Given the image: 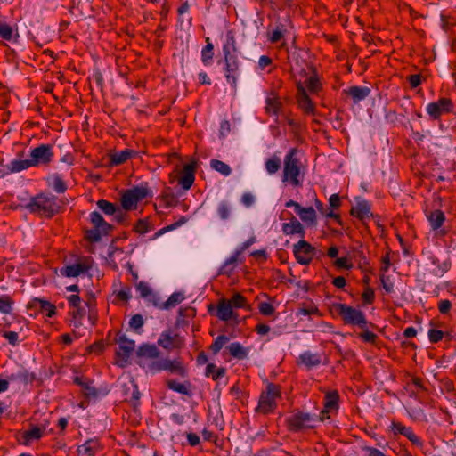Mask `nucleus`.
I'll return each mask as SVG.
<instances>
[{
	"mask_svg": "<svg viewBox=\"0 0 456 456\" xmlns=\"http://www.w3.org/2000/svg\"><path fill=\"white\" fill-rule=\"evenodd\" d=\"M230 301L232 302V307L243 308L246 305L245 297L239 293L234 294Z\"/></svg>",
	"mask_w": 456,
	"mask_h": 456,
	"instance_id": "864d4df0",
	"label": "nucleus"
},
{
	"mask_svg": "<svg viewBox=\"0 0 456 456\" xmlns=\"http://www.w3.org/2000/svg\"><path fill=\"white\" fill-rule=\"evenodd\" d=\"M43 436V430L38 427H33L23 435L24 443L29 444L32 440H37Z\"/></svg>",
	"mask_w": 456,
	"mask_h": 456,
	"instance_id": "c03bdc74",
	"label": "nucleus"
},
{
	"mask_svg": "<svg viewBox=\"0 0 456 456\" xmlns=\"http://www.w3.org/2000/svg\"><path fill=\"white\" fill-rule=\"evenodd\" d=\"M279 101L276 97H267L266 98V111L269 114H276L279 110Z\"/></svg>",
	"mask_w": 456,
	"mask_h": 456,
	"instance_id": "09e8293b",
	"label": "nucleus"
},
{
	"mask_svg": "<svg viewBox=\"0 0 456 456\" xmlns=\"http://www.w3.org/2000/svg\"><path fill=\"white\" fill-rule=\"evenodd\" d=\"M3 337L7 339L12 346H16L18 344L19 336L15 331H5L3 334Z\"/></svg>",
	"mask_w": 456,
	"mask_h": 456,
	"instance_id": "e2e57ef3",
	"label": "nucleus"
},
{
	"mask_svg": "<svg viewBox=\"0 0 456 456\" xmlns=\"http://www.w3.org/2000/svg\"><path fill=\"white\" fill-rule=\"evenodd\" d=\"M83 392L86 396H96L97 391L94 387L92 386V383L90 381H86L83 387Z\"/></svg>",
	"mask_w": 456,
	"mask_h": 456,
	"instance_id": "0e129e2a",
	"label": "nucleus"
},
{
	"mask_svg": "<svg viewBox=\"0 0 456 456\" xmlns=\"http://www.w3.org/2000/svg\"><path fill=\"white\" fill-rule=\"evenodd\" d=\"M184 298L185 297L183 293L175 292L168 297V299L162 305L159 306L163 309L175 307L176 305L180 304Z\"/></svg>",
	"mask_w": 456,
	"mask_h": 456,
	"instance_id": "ea45409f",
	"label": "nucleus"
},
{
	"mask_svg": "<svg viewBox=\"0 0 456 456\" xmlns=\"http://www.w3.org/2000/svg\"><path fill=\"white\" fill-rule=\"evenodd\" d=\"M124 394L126 395V400L134 407L139 404L141 393L139 392L138 386L134 380H130L128 383L124 384Z\"/></svg>",
	"mask_w": 456,
	"mask_h": 456,
	"instance_id": "aec40b11",
	"label": "nucleus"
},
{
	"mask_svg": "<svg viewBox=\"0 0 456 456\" xmlns=\"http://www.w3.org/2000/svg\"><path fill=\"white\" fill-rule=\"evenodd\" d=\"M255 196L249 192H246L241 197V203L247 207L249 208L255 203Z\"/></svg>",
	"mask_w": 456,
	"mask_h": 456,
	"instance_id": "69168bd1",
	"label": "nucleus"
},
{
	"mask_svg": "<svg viewBox=\"0 0 456 456\" xmlns=\"http://www.w3.org/2000/svg\"><path fill=\"white\" fill-rule=\"evenodd\" d=\"M338 395L336 391L328 392L324 397V409L326 411H331L338 408Z\"/></svg>",
	"mask_w": 456,
	"mask_h": 456,
	"instance_id": "e433bc0d",
	"label": "nucleus"
},
{
	"mask_svg": "<svg viewBox=\"0 0 456 456\" xmlns=\"http://www.w3.org/2000/svg\"><path fill=\"white\" fill-rule=\"evenodd\" d=\"M135 231L136 232L143 235L151 231V226L146 221L140 220L135 225Z\"/></svg>",
	"mask_w": 456,
	"mask_h": 456,
	"instance_id": "680f3d73",
	"label": "nucleus"
},
{
	"mask_svg": "<svg viewBox=\"0 0 456 456\" xmlns=\"http://www.w3.org/2000/svg\"><path fill=\"white\" fill-rule=\"evenodd\" d=\"M29 163L31 167L46 166L53 158V146L50 144H40L30 151Z\"/></svg>",
	"mask_w": 456,
	"mask_h": 456,
	"instance_id": "6e6552de",
	"label": "nucleus"
},
{
	"mask_svg": "<svg viewBox=\"0 0 456 456\" xmlns=\"http://www.w3.org/2000/svg\"><path fill=\"white\" fill-rule=\"evenodd\" d=\"M183 344L182 338L177 334H173L170 330L163 331L158 338V345L167 350L179 348Z\"/></svg>",
	"mask_w": 456,
	"mask_h": 456,
	"instance_id": "ddd939ff",
	"label": "nucleus"
},
{
	"mask_svg": "<svg viewBox=\"0 0 456 456\" xmlns=\"http://www.w3.org/2000/svg\"><path fill=\"white\" fill-rule=\"evenodd\" d=\"M293 253L299 264L306 265L314 257V248L302 239L293 246Z\"/></svg>",
	"mask_w": 456,
	"mask_h": 456,
	"instance_id": "9d476101",
	"label": "nucleus"
},
{
	"mask_svg": "<svg viewBox=\"0 0 456 456\" xmlns=\"http://www.w3.org/2000/svg\"><path fill=\"white\" fill-rule=\"evenodd\" d=\"M8 165L10 173H18L31 167V163L28 159H12Z\"/></svg>",
	"mask_w": 456,
	"mask_h": 456,
	"instance_id": "f704fd0d",
	"label": "nucleus"
},
{
	"mask_svg": "<svg viewBox=\"0 0 456 456\" xmlns=\"http://www.w3.org/2000/svg\"><path fill=\"white\" fill-rule=\"evenodd\" d=\"M216 316L224 322H228L232 319L238 317L232 307V302L227 299H221L217 305Z\"/></svg>",
	"mask_w": 456,
	"mask_h": 456,
	"instance_id": "a211bd4d",
	"label": "nucleus"
},
{
	"mask_svg": "<svg viewBox=\"0 0 456 456\" xmlns=\"http://www.w3.org/2000/svg\"><path fill=\"white\" fill-rule=\"evenodd\" d=\"M280 396L279 387L274 384H268L259 399L258 410L263 413H269L276 407V399Z\"/></svg>",
	"mask_w": 456,
	"mask_h": 456,
	"instance_id": "0eeeda50",
	"label": "nucleus"
},
{
	"mask_svg": "<svg viewBox=\"0 0 456 456\" xmlns=\"http://www.w3.org/2000/svg\"><path fill=\"white\" fill-rule=\"evenodd\" d=\"M136 363L147 373L155 374L162 370L183 374V367L177 360H169L160 355L155 345L143 344L136 351Z\"/></svg>",
	"mask_w": 456,
	"mask_h": 456,
	"instance_id": "f257e3e1",
	"label": "nucleus"
},
{
	"mask_svg": "<svg viewBox=\"0 0 456 456\" xmlns=\"http://www.w3.org/2000/svg\"><path fill=\"white\" fill-rule=\"evenodd\" d=\"M228 341V338L224 335H220L218 336L214 343L211 345V350L213 351L214 354H217L222 348L223 346L226 344V342Z\"/></svg>",
	"mask_w": 456,
	"mask_h": 456,
	"instance_id": "8fccbe9b",
	"label": "nucleus"
},
{
	"mask_svg": "<svg viewBox=\"0 0 456 456\" xmlns=\"http://www.w3.org/2000/svg\"><path fill=\"white\" fill-rule=\"evenodd\" d=\"M130 191L134 195V197L136 198V200L138 201L151 196V191L147 186H143V185L135 186V187L130 189Z\"/></svg>",
	"mask_w": 456,
	"mask_h": 456,
	"instance_id": "49530a36",
	"label": "nucleus"
},
{
	"mask_svg": "<svg viewBox=\"0 0 456 456\" xmlns=\"http://www.w3.org/2000/svg\"><path fill=\"white\" fill-rule=\"evenodd\" d=\"M86 271L87 266L84 264L78 263L64 266L61 269V273L66 277H77Z\"/></svg>",
	"mask_w": 456,
	"mask_h": 456,
	"instance_id": "cd10ccee",
	"label": "nucleus"
},
{
	"mask_svg": "<svg viewBox=\"0 0 456 456\" xmlns=\"http://www.w3.org/2000/svg\"><path fill=\"white\" fill-rule=\"evenodd\" d=\"M351 213L362 221L368 219L370 216V206L368 201L357 199L356 203L352 207Z\"/></svg>",
	"mask_w": 456,
	"mask_h": 456,
	"instance_id": "6ab92c4d",
	"label": "nucleus"
},
{
	"mask_svg": "<svg viewBox=\"0 0 456 456\" xmlns=\"http://www.w3.org/2000/svg\"><path fill=\"white\" fill-rule=\"evenodd\" d=\"M285 31L286 29L284 28V26L279 25L272 33L269 34L268 38L272 43H277L283 38Z\"/></svg>",
	"mask_w": 456,
	"mask_h": 456,
	"instance_id": "de8ad7c7",
	"label": "nucleus"
},
{
	"mask_svg": "<svg viewBox=\"0 0 456 456\" xmlns=\"http://www.w3.org/2000/svg\"><path fill=\"white\" fill-rule=\"evenodd\" d=\"M12 33L13 31L10 25L0 22V37L3 39L10 40L12 37Z\"/></svg>",
	"mask_w": 456,
	"mask_h": 456,
	"instance_id": "603ef678",
	"label": "nucleus"
},
{
	"mask_svg": "<svg viewBox=\"0 0 456 456\" xmlns=\"http://www.w3.org/2000/svg\"><path fill=\"white\" fill-rule=\"evenodd\" d=\"M370 94V89L366 86H352L348 90V94L355 104L366 99Z\"/></svg>",
	"mask_w": 456,
	"mask_h": 456,
	"instance_id": "bb28decb",
	"label": "nucleus"
},
{
	"mask_svg": "<svg viewBox=\"0 0 456 456\" xmlns=\"http://www.w3.org/2000/svg\"><path fill=\"white\" fill-rule=\"evenodd\" d=\"M333 308L346 324L358 326L361 329L367 328V320L361 310L345 304H334Z\"/></svg>",
	"mask_w": 456,
	"mask_h": 456,
	"instance_id": "39448f33",
	"label": "nucleus"
},
{
	"mask_svg": "<svg viewBox=\"0 0 456 456\" xmlns=\"http://www.w3.org/2000/svg\"><path fill=\"white\" fill-rule=\"evenodd\" d=\"M258 309H259V312L263 315H265V316L272 315L274 313V311H275L274 307L270 303H268V302H261V303H259Z\"/></svg>",
	"mask_w": 456,
	"mask_h": 456,
	"instance_id": "5fc2aeb1",
	"label": "nucleus"
},
{
	"mask_svg": "<svg viewBox=\"0 0 456 456\" xmlns=\"http://www.w3.org/2000/svg\"><path fill=\"white\" fill-rule=\"evenodd\" d=\"M306 86L308 87V90L313 93V94H315L319 91L320 89V83H319V80L317 77H310L306 79Z\"/></svg>",
	"mask_w": 456,
	"mask_h": 456,
	"instance_id": "13d9d810",
	"label": "nucleus"
},
{
	"mask_svg": "<svg viewBox=\"0 0 456 456\" xmlns=\"http://www.w3.org/2000/svg\"><path fill=\"white\" fill-rule=\"evenodd\" d=\"M25 208L31 213L52 217L59 211L60 205L54 196L41 194L32 198Z\"/></svg>",
	"mask_w": 456,
	"mask_h": 456,
	"instance_id": "20e7f679",
	"label": "nucleus"
},
{
	"mask_svg": "<svg viewBox=\"0 0 456 456\" xmlns=\"http://www.w3.org/2000/svg\"><path fill=\"white\" fill-rule=\"evenodd\" d=\"M222 52L224 62V76L228 84L236 90L238 78L240 77V61L238 60V49L232 31L225 34Z\"/></svg>",
	"mask_w": 456,
	"mask_h": 456,
	"instance_id": "f03ea898",
	"label": "nucleus"
},
{
	"mask_svg": "<svg viewBox=\"0 0 456 456\" xmlns=\"http://www.w3.org/2000/svg\"><path fill=\"white\" fill-rule=\"evenodd\" d=\"M216 212L218 216L222 220H227L232 213V205L227 200H222L218 203L216 207Z\"/></svg>",
	"mask_w": 456,
	"mask_h": 456,
	"instance_id": "58836bf2",
	"label": "nucleus"
},
{
	"mask_svg": "<svg viewBox=\"0 0 456 456\" xmlns=\"http://www.w3.org/2000/svg\"><path fill=\"white\" fill-rule=\"evenodd\" d=\"M297 214L304 223L309 225L316 224V212L313 207L304 208L301 206Z\"/></svg>",
	"mask_w": 456,
	"mask_h": 456,
	"instance_id": "c85d7f7f",
	"label": "nucleus"
},
{
	"mask_svg": "<svg viewBox=\"0 0 456 456\" xmlns=\"http://www.w3.org/2000/svg\"><path fill=\"white\" fill-rule=\"evenodd\" d=\"M13 301L7 295L0 297V313L8 314L12 311Z\"/></svg>",
	"mask_w": 456,
	"mask_h": 456,
	"instance_id": "a18cd8bd",
	"label": "nucleus"
},
{
	"mask_svg": "<svg viewBox=\"0 0 456 456\" xmlns=\"http://www.w3.org/2000/svg\"><path fill=\"white\" fill-rule=\"evenodd\" d=\"M317 419L310 413L297 412L288 419L291 431H300L305 428H314Z\"/></svg>",
	"mask_w": 456,
	"mask_h": 456,
	"instance_id": "1a4fd4ad",
	"label": "nucleus"
},
{
	"mask_svg": "<svg viewBox=\"0 0 456 456\" xmlns=\"http://www.w3.org/2000/svg\"><path fill=\"white\" fill-rule=\"evenodd\" d=\"M304 166L301 152L297 148H291L283 159L282 182L294 187L301 186L304 181Z\"/></svg>",
	"mask_w": 456,
	"mask_h": 456,
	"instance_id": "7ed1b4c3",
	"label": "nucleus"
},
{
	"mask_svg": "<svg viewBox=\"0 0 456 456\" xmlns=\"http://www.w3.org/2000/svg\"><path fill=\"white\" fill-rule=\"evenodd\" d=\"M214 55V45L209 42V38H207V45L201 51V60L205 65H209L212 62Z\"/></svg>",
	"mask_w": 456,
	"mask_h": 456,
	"instance_id": "a19ab883",
	"label": "nucleus"
},
{
	"mask_svg": "<svg viewBox=\"0 0 456 456\" xmlns=\"http://www.w3.org/2000/svg\"><path fill=\"white\" fill-rule=\"evenodd\" d=\"M389 428L394 436L402 435L407 437L414 445L420 446L422 444L420 438L414 434L411 427H406L401 422L393 420Z\"/></svg>",
	"mask_w": 456,
	"mask_h": 456,
	"instance_id": "f8f14e48",
	"label": "nucleus"
},
{
	"mask_svg": "<svg viewBox=\"0 0 456 456\" xmlns=\"http://www.w3.org/2000/svg\"><path fill=\"white\" fill-rule=\"evenodd\" d=\"M426 216L429 222L431 229L434 231L440 229L445 221L444 213L438 209L427 212Z\"/></svg>",
	"mask_w": 456,
	"mask_h": 456,
	"instance_id": "b1692460",
	"label": "nucleus"
},
{
	"mask_svg": "<svg viewBox=\"0 0 456 456\" xmlns=\"http://www.w3.org/2000/svg\"><path fill=\"white\" fill-rule=\"evenodd\" d=\"M96 205L105 215L112 216L116 221L121 222L123 220V210L113 203L105 200H100L96 202Z\"/></svg>",
	"mask_w": 456,
	"mask_h": 456,
	"instance_id": "f3484780",
	"label": "nucleus"
},
{
	"mask_svg": "<svg viewBox=\"0 0 456 456\" xmlns=\"http://www.w3.org/2000/svg\"><path fill=\"white\" fill-rule=\"evenodd\" d=\"M380 281H381L382 287L386 290L387 293H392L394 291V282L392 281V280L389 276H386L385 274H382L380 276Z\"/></svg>",
	"mask_w": 456,
	"mask_h": 456,
	"instance_id": "6e6d98bb",
	"label": "nucleus"
},
{
	"mask_svg": "<svg viewBox=\"0 0 456 456\" xmlns=\"http://www.w3.org/2000/svg\"><path fill=\"white\" fill-rule=\"evenodd\" d=\"M90 221L94 228L87 232L86 238L92 242L100 241L102 235L108 234L112 228L97 211L90 214Z\"/></svg>",
	"mask_w": 456,
	"mask_h": 456,
	"instance_id": "423d86ee",
	"label": "nucleus"
},
{
	"mask_svg": "<svg viewBox=\"0 0 456 456\" xmlns=\"http://www.w3.org/2000/svg\"><path fill=\"white\" fill-rule=\"evenodd\" d=\"M437 307L442 314H447L452 308V303L448 299H443L438 302Z\"/></svg>",
	"mask_w": 456,
	"mask_h": 456,
	"instance_id": "052dcab7",
	"label": "nucleus"
},
{
	"mask_svg": "<svg viewBox=\"0 0 456 456\" xmlns=\"http://www.w3.org/2000/svg\"><path fill=\"white\" fill-rule=\"evenodd\" d=\"M256 242V237L252 236L248 240L243 242L235 251L241 255L246 249Z\"/></svg>",
	"mask_w": 456,
	"mask_h": 456,
	"instance_id": "338daca9",
	"label": "nucleus"
},
{
	"mask_svg": "<svg viewBox=\"0 0 456 456\" xmlns=\"http://www.w3.org/2000/svg\"><path fill=\"white\" fill-rule=\"evenodd\" d=\"M282 232L286 235H299L302 239L305 235V231L301 223L295 217H291L289 223L282 224Z\"/></svg>",
	"mask_w": 456,
	"mask_h": 456,
	"instance_id": "412c9836",
	"label": "nucleus"
},
{
	"mask_svg": "<svg viewBox=\"0 0 456 456\" xmlns=\"http://www.w3.org/2000/svg\"><path fill=\"white\" fill-rule=\"evenodd\" d=\"M297 102L302 110L306 114H314V105L306 94L305 88L297 83Z\"/></svg>",
	"mask_w": 456,
	"mask_h": 456,
	"instance_id": "dca6fc26",
	"label": "nucleus"
},
{
	"mask_svg": "<svg viewBox=\"0 0 456 456\" xmlns=\"http://www.w3.org/2000/svg\"><path fill=\"white\" fill-rule=\"evenodd\" d=\"M167 387L173 391H175L177 393H180L182 395H187L188 394V388L185 385L176 382L175 380H168L167 381Z\"/></svg>",
	"mask_w": 456,
	"mask_h": 456,
	"instance_id": "3c124183",
	"label": "nucleus"
},
{
	"mask_svg": "<svg viewBox=\"0 0 456 456\" xmlns=\"http://www.w3.org/2000/svg\"><path fill=\"white\" fill-rule=\"evenodd\" d=\"M432 264L435 265L432 273L438 277L443 276L451 267V262L449 260L440 262L438 258L434 257L432 258Z\"/></svg>",
	"mask_w": 456,
	"mask_h": 456,
	"instance_id": "473e14b6",
	"label": "nucleus"
},
{
	"mask_svg": "<svg viewBox=\"0 0 456 456\" xmlns=\"http://www.w3.org/2000/svg\"><path fill=\"white\" fill-rule=\"evenodd\" d=\"M228 349L230 354L239 360H243L247 358L248 354V350L238 342H233L230 344Z\"/></svg>",
	"mask_w": 456,
	"mask_h": 456,
	"instance_id": "72a5a7b5",
	"label": "nucleus"
},
{
	"mask_svg": "<svg viewBox=\"0 0 456 456\" xmlns=\"http://www.w3.org/2000/svg\"><path fill=\"white\" fill-rule=\"evenodd\" d=\"M138 202L139 201L136 200L130 190L126 191L121 198L122 208L126 210L133 209L137 206Z\"/></svg>",
	"mask_w": 456,
	"mask_h": 456,
	"instance_id": "4c0bfd02",
	"label": "nucleus"
},
{
	"mask_svg": "<svg viewBox=\"0 0 456 456\" xmlns=\"http://www.w3.org/2000/svg\"><path fill=\"white\" fill-rule=\"evenodd\" d=\"M28 308L34 310L35 312L41 313L47 317H52L55 314V306L49 301L43 300L40 298H33L28 304Z\"/></svg>",
	"mask_w": 456,
	"mask_h": 456,
	"instance_id": "2eb2a0df",
	"label": "nucleus"
},
{
	"mask_svg": "<svg viewBox=\"0 0 456 456\" xmlns=\"http://www.w3.org/2000/svg\"><path fill=\"white\" fill-rule=\"evenodd\" d=\"M136 290L140 293V296L144 298H148L152 301L154 305L159 306L157 296L152 292L149 285L144 281H140L136 285Z\"/></svg>",
	"mask_w": 456,
	"mask_h": 456,
	"instance_id": "7c9ffc66",
	"label": "nucleus"
},
{
	"mask_svg": "<svg viewBox=\"0 0 456 456\" xmlns=\"http://www.w3.org/2000/svg\"><path fill=\"white\" fill-rule=\"evenodd\" d=\"M298 362L304 364L307 369L317 367L322 362V355L319 353L305 351L298 357Z\"/></svg>",
	"mask_w": 456,
	"mask_h": 456,
	"instance_id": "4be33fe9",
	"label": "nucleus"
},
{
	"mask_svg": "<svg viewBox=\"0 0 456 456\" xmlns=\"http://www.w3.org/2000/svg\"><path fill=\"white\" fill-rule=\"evenodd\" d=\"M224 372L225 370L224 368L217 369L214 363H208L206 367V376H211L214 380H218L224 377Z\"/></svg>",
	"mask_w": 456,
	"mask_h": 456,
	"instance_id": "37998d69",
	"label": "nucleus"
},
{
	"mask_svg": "<svg viewBox=\"0 0 456 456\" xmlns=\"http://www.w3.org/2000/svg\"><path fill=\"white\" fill-rule=\"evenodd\" d=\"M99 451V444L96 440H87L77 448L78 456H94Z\"/></svg>",
	"mask_w": 456,
	"mask_h": 456,
	"instance_id": "a878e982",
	"label": "nucleus"
},
{
	"mask_svg": "<svg viewBox=\"0 0 456 456\" xmlns=\"http://www.w3.org/2000/svg\"><path fill=\"white\" fill-rule=\"evenodd\" d=\"M281 158L277 155H273L271 158L267 159L265 163L266 172L269 175L276 174L281 168Z\"/></svg>",
	"mask_w": 456,
	"mask_h": 456,
	"instance_id": "c9c22d12",
	"label": "nucleus"
},
{
	"mask_svg": "<svg viewBox=\"0 0 456 456\" xmlns=\"http://www.w3.org/2000/svg\"><path fill=\"white\" fill-rule=\"evenodd\" d=\"M8 381H21L23 383H28L32 381L33 376L29 374V372L24 369L20 368L17 371L11 373L7 376Z\"/></svg>",
	"mask_w": 456,
	"mask_h": 456,
	"instance_id": "2f4dec72",
	"label": "nucleus"
},
{
	"mask_svg": "<svg viewBox=\"0 0 456 456\" xmlns=\"http://www.w3.org/2000/svg\"><path fill=\"white\" fill-rule=\"evenodd\" d=\"M194 170L193 164H186L183 170V175L179 179V184L184 190H189L194 182Z\"/></svg>",
	"mask_w": 456,
	"mask_h": 456,
	"instance_id": "5701e85b",
	"label": "nucleus"
},
{
	"mask_svg": "<svg viewBox=\"0 0 456 456\" xmlns=\"http://www.w3.org/2000/svg\"><path fill=\"white\" fill-rule=\"evenodd\" d=\"M144 320L141 314H134L129 321L132 329L137 330L143 326Z\"/></svg>",
	"mask_w": 456,
	"mask_h": 456,
	"instance_id": "4d7b16f0",
	"label": "nucleus"
},
{
	"mask_svg": "<svg viewBox=\"0 0 456 456\" xmlns=\"http://www.w3.org/2000/svg\"><path fill=\"white\" fill-rule=\"evenodd\" d=\"M210 167L216 172L225 176L230 175L232 173L231 167L226 163L218 159H212L210 161Z\"/></svg>",
	"mask_w": 456,
	"mask_h": 456,
	"instance_id": "79ce46f5",
	"label": "nucleus"
},
{
	"mask_svg": "<svg viewBox=\"0 0 456 456\" xmlns=\"http://www.w3.org/2000/svg\"><path fill=\"white\" fill-rule=\"evenodd\" d=\"M240 255L236 251L229 258L225 260L219 270L220 274H225L230 276L237 266L238 263L240 261Z\"/></svg>",
	"mask_w": 456,
	"mask_h": 456,
	"instance_id": "393cba45",
	"label": "nucleus"
},
{
	"mask_svg": "<svg viewBox=\"0 0 456 456\" xmlns=\"http://www.w3.org/2000/svg\"><path fill=\"white\" fill-rule=\"evenodd\" d=\"M272 64V59L267 55H262L258 60V68L264 70L266 67Z\"/></svg>",
	"mask_w": 456,
	"mask_h": 456,
	"instance_id": "774afa93",
	"label": "nucleus"
},
{
	"mask_svg": "<svg viewBox=\"0 0 456 456\" xmlns=\"http://www.w3.org/2000/svg\"><path fill=\"white\" fill-rule=\"evenodd\" d=\"M452 102L450 99L441 98L437 102H430L427 106V112L434 118H438L443 113L451 112L452 110Z\"/></svg>",
	"mask_w": 456,
	"mask_h": 456,
	"instance_id": "9b49d317",
	"label": "nucleus"
},
{
	"mask_svg": "<svg viewBox=\"0 0 456 456\" xmlns=\"http://www.w3.org/2000/svg\"><path fill=\"white\" fill-rule=\"evenodd\" d=\"M117 343L118 344V357L124 362H126L134 350V341L128 339L126 335H120L117 339Z\"/></svg>",
	"mask_w": 456,
	"mask_h": 456,
	"instance_id": "4468645a",
	"label": "nucleus"
},
{
	"mask_svg": "<svg viewBox=\"0 0 456 456\" xmlns=\"http://www.w3.org/2000/svg\"><path fill=\"white\" fill-rule=\"evenodd\" d=\"M134 155H136V151L128 149L115 152L110 155V164L112 166L121 165Z\"/></svg>",
	"mask_w": 456,
	"mask_h": 456,
	"instance_id": "c756f323",
	"label": "nucleus"
},
{
	"mask_svg": "<svg viewBox=\"0 0 456 456\" xmlns=\"http://www.w3.org/2000/svg\"><path fill=\"white\" fill-rule=\"evenodd\" d=\"M444 332L436 329H430L428 331V338L432 343H437L442 339Z\"/></svg>",
	"mask_w": 456,
	"mask_h": 456,
	"instance_id": "bf43d9fd",
	"label": "nucleus"
}]
</instances>
